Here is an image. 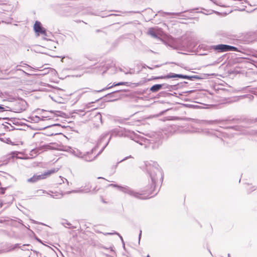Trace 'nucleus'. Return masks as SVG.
Returning <instances> with one entry per match:
<instances>
[{"label": "nucleus", "mask_w": 257, "mask_h": 257, "mask_svg": "<svg viewBox=\"0 0 257 257\" xmlns=\"http://www.w3.org/2000/svg\"><path fill=\"white\" fill-rule=\"evenodd\" d=\"M214 49L216 50H218L219 52H226L230 51H236L237 48L236 47L227 45H218L214 46Z\"/></svg>", "instance_id": "f03ea898"}, {"label": "nucleus", "mask_w": 257, "mask_h": 257, "mask_svg": "<svg viewBox=\"0 0 257 257\" xmlns=\"http://www.w3.org/2000/svg\"><path fill=\"white\" fill-rule=\"evenodd\" d=\"M147 257H150V256L149 255H148Z\"/></svg>", "instance_id": "6ab92c4d"}, {"label": "nucleus", "mask_w": 257, "mask_h": 257, "mask_svg": "<svg viewBox=\"0 0 257 257\" xmlns=\"http://www.w3.org/2000/svg\"><path fill=\"white\" fill-rule=\"evenodd\" d=\"M98 179H100V178L103 179V178H102V177H98Z\"/></svg>", "instance_id": "a211bd4d"}, {"label": "nucleus", "mask_w": 257, "mask_h": 257, "mask_svg": "<svg viewBox=\"0 0 257 257\" xmlns=\"http://www.w3.org/2000/svg\"><path fill=\"white\" fill-rule=\"evenodd\" d=\"M185 78L184 76H183L182 75L180 74H176L173 73H170L164 77H161V78Z\"/></svg>", "instance_id": "20e7f679"}, {"label": "nucleus", "mask_w": 257, "mask_h": 257, "mask_svg": "<svg viewBox=\"0 0 257 257\" xmlns=\"http://www.w3.org/2000/svg\"><path fill=\"white\" fill-rule=\"evenodd\" d=\"M112 87V86H111L109 87H108V88H111ZM108 89V88H104V89H103L102 90H99V91H97V92H100L101 91L104 90H105V89Z\"/></svg>", "instance_id": "ddd939ff"}, {"label": "nucleus", "mask_w": 257, "mask_h": 257, "mask_svg": "<svg viewBox=\"0 0 257 257\" xmlns=\"http://www.w3.org/2000/svg\"><path fill=\"white\" fill-rule=\"evenodd\" d=\"M58 171V169L54 168L45 172L43 174L39 175H34L32 177L29 179L28 181L29 182H35L37 181L45 179L51 176L52 174L56 173Z\"/></svg>", "instance_id": "f257e3e1"}, {"label": "nucleus", "mask_w": 257, "mask_h": 257, "mask_svg": "<svg viewBox=\"0 0 257 257\" xmlns=\"http://www.w3.org/2000/svg\"><path fill=\"white\" fill-rule=\"evenodd\" d=\"M50 149H52V147L49 145H44L40 148V150H47Z\"/></svg>", "instance_id": "0eeeda50"}, {"label": "nucleus", "mask_w": 257, "mask_h": 257, "mask_svg": "<svg viewBox=\"0 0 257 257\" xmlns=\"http://www.w3.org/2000/svg\"><path fill=\"white\" fill-rule=\"evenodd\" d=\"M73 154H74V155L77 157H80V158H82L83 157V156L81 155V153L78 150H73V152H72Z\"/></svg>", "instance_id": "6e6552de"}, {"label": "nucleus", "mask_w": 257, "mask_h": 257, "mask_svg": "<svg viewBox=\"0 0 257 257\" xmlns=\"http://www.w3.org/2000/svg\"><path fill=\"white\" fill-rule=\"evenodd\" d=\"M152 180L154 181V178L153 177H152Z\"/></svg>", "instance_id": "dca6fc26"}, {"label": "nucleus", "mask_w": 257, "mask_h": 257, "mask_svg": "<svg viewBox=\"0 0 257 257\" xmlns=\"http://www.w3.org/2000/svg\"><path fill=\"white\" fill-rule=\"evenodd\" d=\"M110 186H114V187H117L118 188H120V187H119V186H117V185H113V184H111L110 185ZM121 188H122V187H121Z\"/></svg>", "instance_id": "4468645a"}, {"label": "nucleus", "mask_w": 257, "mask_h": 257, "mask_svg": "<svg viewBox=\"0 0 257 257\" xmlns=\"http://www.w3.org/2000/svg\"><path fill=\"white\" fill-rule=\"evenodd\" d=\"M141 234H142V230H140V234H139V239H140V238H141Z\"/></svg>", "instance_id": "2eb2a0df"}, {"label": "nucleus", "mask_w": 257, "mask_h": 257, "mask_svg": "<svg viewBox=\"0 0 257 257\" xmlns=\"http://www.w3.org/2000/svg\"><path fill=\"white\" fill-rule=\"evenodd\" d=\"M93 159H89H89H88V158H87V157H86V156L85 157V160L86 161H90L92 160Z\"/></svg>", "instance_id": "f8f14e48"}, {"label": "nucleus", "mask_w": 257, "mask_h": 257, "mask_svg": "<svg viewBox=\"0 0 257 257\" xmlns=\"http://www.w3.org/2000/svg\"><path fill=\"white\" fill-rule=\"evenodd\" d=\"M148 34L151 35L152 37L154 38H158L157 34L156 33V31L154 29L151 28L149 30Z\"/></svg>", "instance_id": "423d86ee"}, {"label": "nucleus", "mask_w": 257, "mask_h": 257, "mask_svg": "<svg viewBox=\"0 0 257 257\" xmlns=\"http://www.w3.org/2000/svg\"><path fill=\"white\" fill-rule=\"evenodd\" d=\"M107 234H112V233H108Z\"/></svg>", "instance_id": "f3484780"}, {"label": "nucleus", "mask_w": 257, "mask_h": 257, "mask_svg": "<svg viewBox=\"0 0 257 257\" xmlns=\"http://www.w3.org/2000/svg\"><path fill=\"white\" fill-rule=\"evenodd\" d=\"M34 29L36 33L39 35V34H45V30L41 26V24L38 21H36L34 26Z\"/></svg>", "instance_id": "7ed1b4c3"}, {"label": "nucleus", "mask_w": 257, "mask_h": 257, "mask_svg": "<svg viewBox=\"0 0 257 257\" xmlns=\"http://www.w3.org/2000/svg\"><path fill=\"white\" fill-rule=\"evenodd\" d=\"M162 84L154 85L151 87L150 90L153 92H157L162 88Z\"/></svg>", "instance_id": "39448f33"}, {"label": "nucleus", "mask_w": 257, "mask_h": 257, "mask_svg": "<svg viewBox=\"0 0 257 257\" xmlns=\"http://www.w3.org/2000/svg\"><path fill=\"white\" fill-rule=\"evenodd\" d=\"M180 14V13H166V14H167V15H176V16H179Z\"/></svg>", "instance_id": "9d476101"}, {"label": "nucleus", "mask_w": 257, "mask_h": 257, "mask_svg": "<svg viewBox=\"0 0 257 257\" xmlns=\"http://www.w3.org/2000/svg\"><path fill=\"white\" fill-rule=\"evenodd\" d=\"M6 110L4 107L0 106V112H3Z\"/></svg>", "instance_id": "9b49d317"}, {"label": "nucleus", "mask_w": 257, "mask_h": 257, "mask_svg": "<svg viewBox=\"0 0 257 257\" xmlns=\"http://www.w3.org/2000/svg\"><path fill=\"white\" fill-rule=\"evenodd\" d=\"M126 83L125 82H119L118 83L114 84L113 86H118V85H124Z\"/></svg>", "instance_id": "1a4fd4ad"}]
</instances>
